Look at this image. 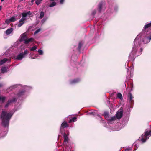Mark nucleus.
Segmentation results:
<instances>
[{"label":"nucleus","instance_id":"nucleus-25","mask_svg":"<svg viewBox=\"0 0 151 151\" xmlns=\"http://www.w3.org/2000/svg\"><path fill=\"white\" fill-rule=\"evenodd\" d=\"M6 99V97L0 95V101L3 103Z\"/></svg>","mask_w":151,"mask_h":151},{"label":"nucleus","instance_id":"nucleus-21","mask_svg":"<svg viewBox=\"0 0 151 151\" xmlns=\"http://www.w3.org/2000/svg\"><path fill=\"white\" fill-rule=\"evenodd\" d=\"M13 30V29L12 28H10L7 29L6 31V33L7 35H9L11 34Z\"/></svg>","mask_w":151,"mask_h":151},{"label":"nucleus","instance_id":"nucleus-37","mask_svg":"<svg viewBox=\"0 0 151 151\" xmlns=\"http://www.w3.org/2000/svg\"><path fill=\"white\" fill-rule=\"evenodd\" d=\"M64 1L65 0H60V4H63Z\"/></svg>","mask_w":151,"mask_h":151},{"label":"nucleus","instance_id":"nucleus-38","mask_svg":"<svg viewBox=\"0 0 151 151\" xmlns=\"http://www.w3.org/2000/svg\"><path fill=\"white\" fill-rule=\"evenodd\" d=\"M106 119L107 120H108V121H109L110 119V118L109 117V116H108L107 117H105Z\"/></svg>","mask_w":151,"mask_h":151},{"label":"nucleus","instance_id":"nucleus-27","mask_svg":"<svg viewBox=\"0 0 151 151\" xmlns=\"http://www.w3.org/2000/svg\"><path fill=\"white\" fill-rule=\"evenodd\" d=\"M77 120V118L76 117H73L72 119H70L69 121V123H70L72 122H76Z\"/></svg>","mask_w":151,"mask_h":151},{"label":"nucleus","instance_id":"nucleus-54","mask_svg":"<svg viewBox=\"0 0 151 151\" xmlns=\"http://www.w3.org/2000/svg\"><path fill=\"white\" fill-rule=\"evenodd\" d=\"M21 0L22 1H23V0Z\"/></svg>","mask_w":151,"mask_h":151},{"label":"nucleus","instance_id":"nucleus-44","mask_svg":"<svg viewBox=\"0 0 151 151\" xmlns=\"http://www.w3.org/2000/svg\"><path fill=\"white\" fill-rule=\"evenodd\" d=\"M42 0H38V4L40 3Z\"/></svg>","mask_w":151,"mask_h":151},{"label":"nucleus","instance_id":"nucleus-8","mask_svg":"<svg viewBox=\"0 0 151 151\" xmlns=\"http://www.w3.org/2000/svg\"><path fill=\"white\" fill-rule=\"evenodd\" d=\"M33 40V38L27 39L26 38V35L25 34H23L21 36L20 41H24V42L25 44H28L30 42H32Z\"/></svg>","mask_w":151,"mask_h":151},{"label":"nucleus","instance_id":"nucleus-26","mask_svg":"<svg viewBox=\"0 0 151 151\" xmlns=\"http://www.w3.org/2000/svg\"><path fill=\"white\" fill-rule=\"evenodd\" d=\"M26 19L25 17H23L22 16V18H21L19 21V22H22L25 23V21Z\"/></svg>","mask_w":151,"mask_h":151},{"label":"nucleus","instance_id":"nucleus-2","mask_svg":"<svg viewBox=\"0 0 151 151\" xmlns=\"http://www.w3.org/2000/svg\"><path fill=\"white\" fill-rule=\"evenodd\" d=\"M13 114L12 112H7L4 111H2L0 117L2 120V124L4 126V128H5L6 130L2 131V130L0 129V138L4 137L7 134L9 120Z\"/></svg>","mask_w":151,"mask_h":151},{"label":"nucleus","instance_id":"nucleus-1","mask_svg":"<svg viewBox=\"0 0 151 151\" xmlns=\"http://www.w3.org/2000/svg\"><path fill=\"white\" fill-rule=\"evenodd\" d=\"M147 33L146 32L142 35L140 33L135 38L132 50L129 57V61H133L136 57L141 55L142 50V47L144 44L147 43L151 40V35L146 36L147 35Z\"/></svg>","mask_w":151,"mask_h":151},{"label":"nucleus","instance_id":"nucleus-18","mask_svg":"<svg viewBox=\"0 0 151 151\" xmlns=\"http://www.w3.org/2000/svg\"><path fill=\"white\" fill-rule=\"evenodd\" d=\"M48 19V17L45 16L41 20L40 22V24L41 25H43L46 22Z\"/></svg>","mask_w":151,"mask_h":151},{"label":"nucleus","instance_id":"nucleus-29","mask_svg":"<svg viewBox=\"0 0 151 151\" xmlns=\"http://www.w3.org/2000/svg\"><path fill=\"white\" fill-rule=\"evenodd\" d=\"M11 22H14L16 20V17L15 16H13L10 19Z\"/></svg>","mask_w":151,"mask_h":151},{"label":"nucleus","instance_id":"nucleus-35","mask_svg":"<svg viewBox=\"0 0 151 151\" xmlns=\"http://www.w3.org/2000/svg\"><path fill=\"white\" fill-rule=\"evenodd\" d=\"M19 23L18 24V27H20L22 26L24 23V22H19Z\"/></svg>","mask_w":151,"mask_h":151},{"label":"nucleus","instance_id":"nucleus-53","mask_svg":"<svg viewBox=\"0 0 151 151\" xmlns=\"http://www.w3.org/2000/svg\"><path fill=\"white\" fill-rule=\"evenodd\" d=\"M128 62H129V61H128V62H127V64L128 63Z\"/></svg>","mask_w":151,"mask_h":151},{"label":"nucleus","instance_id":"nucleus-55","mask_svg":"<svg viewBox=\"0 0 151 151\" xmlns=\"http://www.w3.org/2000/svg\"><path fill=\"white\" fill-rule=\"evenodd\" d=\"M1 78L0 77V78Z\"/></svg>","mask_w":151,"mask_h":151},{"label":"nucleus","instance_id":"nucleus-15","mask_svg":"<svg viewBox=\"0 0 151 151\" xmlns=\"http://www.w3.org/2000/svg\"><path fill=\"white\" fill-rule=\"evenodd\" d=\"M96 118L101 123H102L103 124L104 126L105 127H106L105 125L106 124V123L105 122L104 120L102 119L101 116L99 115V116L98 117H96Z\"/></svg>","mask_w":151,"mask_h":151},{"label":"nucleus","instance_id":"nucleus-47","mask_svg":"<svg viewBox=\"0 0 151 151\" xmlns=\"http://www.w3.org/2000/svg\"><path fill=\"white\" fill-rule=\"evenodd\" d=\"M127 72H128V71L129 70V69H128V68H127Z\"/></svg>","mask_w":151,"mask_h":151},{"label":"nucleus","instance_id":"nucleus-42","mask_svg":"<svg viewBox=\"0 0 151 151\" xmlns=\"http://www.w3.org/2000/svg\"><path fill=\"white\" fill-rule=\"evenodd\" d=\"M93 112H90L89 113H88V114H90V115H93Z\"/></svg>","mask_w":151,"mask_h":151},{"label":"nucleus","instance_id":"nucleus-4","mask_svg":"<svg viewBox=\"0 0 151 151\" xmlns=\"http://www.w3.org/2000/svg\"><path fill=\"white\" fill-rule=\"evenodd\" d=\"M109 4L108 9L105 14V15L106 16V18L111 16L114 14L116 13L118 11L119 8L118 6L117 5H116L114 6L113 9L111 4V2H109Z\"/></svg>","mask_w":151,"mask_h":151},{"label":"nucleus","instance_id":"nucleus-49","mask_svg":"<svg viewBox=\"0 0 151 151\" xmlns=\"http://www.w3.org/2000/svg\"><path fill=\"white\" fill-rule=\"evenodd\" d=\"M4 1V0H1V2H3V1Z\"/></svg>","mask_w":151,"mask_h":151},{"label":"nucleus","instance_id":"nucleus-33","mask_svg":"<svg viewBox=\"0 0 151 151\" xmlns=\"http://www.w3.org/2000/svg\"><path fill=\"white\" fill-rule=\"evenodd\" d=\"M43 54V52L42 50L38 49V55H42Z\"/></svg>","mask_w":151,"mask_h":151},{"label":"nucleus","instance_id":"nucleus-40","mask_svg":"<svg viewBox=\"0 0 151 151\" xmlns=\"http://www.w3.org/2000/svg\"><path fill=\"white\" fill-rule=\"evenodd\" d=\"M36 58H37V56H35V57L32 56L31 57V58L32 59H35Z\"/></svg>","mask_w":151,"mask_h":151},{"label":"nucleus","instance_id":"nucleus-34","mask_svg":"<svg viewBox=\"0 0 151 151\" xmlns=\"http://www.w3.org/2000/svg\"><path fill=\"white\" fill-rule=\"evenodd\" d=\"M37 49V47L36 46H34L30 48V50L31 51H33Z\"/></svg>","mask_w":151,"mask_h":151},{"label":"nucleus","instance_id":"nucleus-32","mask_svg":"<svg viewBox=\"0 0 151 151\" xmlns=\"http://www.w3.org/2000/svg\"><path fill=\"white\" fill-rule=\"evenodd\" d=\"M132 147H126L125 150L124 151H129V150H132Z\"/></svg>","mask_w":151,"mask_h":151},{"label":"nucleus","instance_id":"nucleus-7","mask_svg":"<svg viewBox=\"0 0 151 151\" xmlns=\"http://www.w3.org/2000/svg\"><path fill=\"white\" fill-rule=\"evenodd\" d=\"M105 4V3L103 2H101L99 4L98 6L97 9H94L92 13L91 16H92V19L94 17V15L97 10H98L99 13H100L103 10Z\"/></svg>","mask_w":151,"mask_h":151},{"label":"nucleus","instance_id":"nucleus-48","mask_svg":"<svg viewBox=\"0 0 151 151\" xmlns=\"http://www.w3.org/2000/svg\"><path fill=\"white\" fill-rule=\"evenodd\" d=\"M137 150V148H136L135 149L133 150V151H135Z\"/></svg>","mask_w":151,"mask_h":151},{"label":"nucleus","instance_id":"nucleus-36","mask_svg":"<svg viewBox=\"0 0 151 151\" xmlns=\"http://www.w3.org/2000/svg\"><path fill=\"white\" fill-rule=\"evenodd\" d=\"M11 22L10 20V19H6L5 22V23L8 24H9Z\"/></svg>","mask_w":151,"mask_h":151},{"label":"nucleus","instance_id":"nucleus-9","mask_svg":"<svg viewBox=\"0 0 151 151\" xmlns=\"http://www.w3.org/2000/svg\"><path fill=\"white\" fill-rule=\"evenodd\" d=\"M133 98L134 97L130 92L128 94L127 101L129 103V106L132 108V106H133L134 103Z\"/></svg>","mask_w":151,"mask_h":151},{"label":"nucleus","instance_id":"nucleus-31","mask_svg":"<svg viewBox=\"0 0 151 151\" xmlns=\"http://www.w3.org/2000/svg\"><path fill=\"white\" fill-rule=\"evenodd\" d=\"M105 117H107L109 115V113L107 112H104V113L102 114Z\"/></svg>","mask_w":151,"mask_h":151},{"label":"nucleus","instance_id":"nucleus-23","mask_svg":"<svg viewBox=\"0 0 151 151\" xmlns=\"http://www.w3.org/2000/svg\"><path fill=\"white\" fill-rule=\"evenodd\" d=\"M93 113L94 116L96 117V118L98 117L99 116L98 111H97L95 110L93 111Z\"/></svg>","mask_w":151,"mask_h":151},{"label":"nucleus","instance_id":"nucleus-11","mask_svg":"<svg viewBox=\"0 0 151 151\" xmlns=\"http://www.w3.org/2000/svg\"><path fill=\"white\" fill-rule=\"evenodd\" d=\"M150 27H151V22L148 23H146L143 28L142 31L141 33V35L145 33L146 32V29Z\"/></svg>","mask_w":151,"mask_h":151},{"label":"nucleus","instance_id":"nucleus-28","mask_svg":"<svg viewBox=\"0 0 151 151\" xmlns=\"http://www.w3.org/2000/svg\"><path fill=\"white\" fill-rule=\"evenodd\" d=\"M56 3L55 2H53L51 3L50 5L49 6L50 7H53L56 5Z\"/></svg>","mask_w":151,"mask_h":151},{"label":"nucleus","instance_id":"nucleus-20","mask_svg":"<svg viewBox=\"0 0 151 151\" xmlns=\"http://www.w3.org/2000/svg\"><path fill=\"white\" fill-rule=\"evenodd\" d=\"M8 68L5 67H2L1 69V72L2 73H4L7 72Z\"/></svg>","mask_w":151,"mask_h":151},{"label":"nucleus","instance_id":"nucleus-16","mask_svg":"<svg viewBox=\"0 0 151 151\" xmlns=\"http://www.w3.org/2000/svg\"><path fill=\"white\" fill-rule=\"evenodd\" d=\"M80 80V79L78 78L71 80L70 81V84H75L79 82Z\"/></svg>","mask_w":151,"mask_h":151},{"label":"nucleus","instance_id":"nucleus-13","mask_svg":"<svg viewBox=\"0 0 151 151\" xmlns=\"http://www.w3.org/2000/svg\"><path fill=\"white\" fill-rule=\"evenodd\" d=\"M84 43L83 41H81L79 42L78 44V47H76V50L79 52H81V50Z\"/></svg>","mask_w":151,"mask_h":151},{"label":"nucleus","instance_id":"nucleus-46","mask_svg":"<svg viewBox=\"0 0 151 151\" xmlns=\"http://www.w3.org/2000/svg\"><path fill=\"white\" fill-rule=\"evenodd\" d=\"M2 85L1 83H0V87H2Z\"/></svg>","mask_w":151,"mask_h":151},{"label":"nucleus","instance_id":"nucleus-43","mask_svg":"<svg viewBox=\"0 0 151 151\" xmlns=\"http://www.w3.org/2000/svg\"><path fill=\"white\" fill-rule=\"evenodd\" d=\"M41 29L40 28H38V32L41 31Z\"/></svg>","mask_w":151,"mask_h":151},{"label":"nucleus","instance_id":"nucleus-39","mask_svg":"<svg viewBox=\"0 0 151 151\" xmlns=\"http://www.w3.org/2000/svg\"><path fill=\"white\" fill-rule=\"evenodd\" d=\"M35 0H28V1H31L32 3V4H33V2Z\"/></svg>","mask_w":151,"mask_h":151},{"label":"nucleus","instance_id":"nucleus-10","mask_svg":"<svg viewBox=\"0 0 151 151\" xmlns=\"http://www.w3.org/2000/svg\"><path fill=\"white\" fill-rule=\"evenodd\" d=\"M28 53L27 50H25L23 52L20 53L16 57L15 59L17 60H22L23 58H25Z\"/></svg>","mask_w":151,"mask_h":151},{"label":"nucleus","instance_id":"nucleus-51","mask_svg":"<svg viewBox=\"0 0 151 151\" xmlns=\"http://www.w3.org/2000/svg\"><path fill=\"white\" fill-rule=\"evenodd\" d=\"M73 56H72V58H71V59H73Z\"/></svg>","mask_w":151,"mask_h":151},{"label":"nucleus","instance_id":"nucleus-19","mask_svg":"<svg viewBox=\"0 0 151 151\" xmlns=\"http://www.w3.org/2000/svg\"><path fill=\"white\" fill-rule=\"evenodd\" d=\"M31 12L29 11L26 12L22 13L21 14L22 17H26L27 16L31 15Z\"/></svg>","mask_w":151,"mask_h":151},{"label":"nucleus","instance_id":"nucleus-5","mask_svg":"<svg viewBox=\"0 0 151 151\" xmlns=\"http://www.w3.org/2000/svg\"><path fill=\"white\" fill-rule=\"evenodd\" d=\"M151 136V130L146 131L139 139V141H141L142 143L145 142L149 137Z\"/></svg>","mask_w":151,"mask_h":151},{"label":"nucleus","instance_id":"nucleus-41","mask_svg":"<svg viewBox=\"0 0 151 151\" xmlns=\"http://www.w3.org/2000/svg\"><path fill=\"white\" fill-rule=\"evenodd\" d=\"M37 33H38V29H37L35 31L34 33V34L35 35V34H37Z\"/></svg>","mask_w":151,"mask_h":151},{"label":"nucleus","instance_id":"nucleus-12","mask_svg":"<svg viewBox=\"0 0 151 151\" xmlns=\"http://www.w3.org/2000/svg\"><path fill=\"white\" fill-rule=\"evenodd\" d=\"M68 127V124L66 122H64L61 124L60 129V132L62 133L64 131V128Z\"/></svg>","mask_w":151,"mask_h":151},{"label":"nucleus","instance_id":"nucleus-22","mask_svg":"<svg viewBox=\"0 0 151 151\" xmlns=\"http://www.w3.org/2000/svg\"><path fill=\"white\" fill-rule=\"evenodd\" d=\"M7 60L8 59L6 58H5L0 60V65H2L3 64L7 61Z\"/></svg>","mask_w":151,"mask_h":151},{"label":"nucleus","instance_id":"nucleus-45","mask_svg":"<svg viewBox=\"0 0 151 151\" xmlns=\"http://www.w3.org/2000/svg\"><path fill=\"white\" fill-rule=\"evenodd\" d=\"M36 4L38 5V0H36Z\"/></svg>","mask_w":151,"mask_h":151},{"label":"nucleus","instance_id":"nucleus-3","mask_svg":"<svg viewBox=\"0 0 151 151\" xmlns=\"http://www.w3.org/2000/svg\"><path fill=\"white\" fill-rule=\"evenodd\" d=\"M22 87V88H24L25 90H22L20 91L18 93H17L16 94H15L14 96L13 97V99L12 100L11 99L9 100L7 102L5 106V108L7 107L11 103L16 101L18 98L22 97L24 93L25 90H27V89L28 88V86H22L20 84L12 85L9 87V89L12 90L14 89L17 88H20Z\"/></svg>","mask_w":151,"mask_h":151},{"label":"nucleus","instance_id":"nucleus-50","mask_svg":"<svg viewBox=\"0 0 151 151\" xmlns=\"http://www.w3.org/2000/svg\"><path fill=\"white\" fill-rule=\"evenodd\" d=\"M50 0V1H54V0Z\"/></svg>","mask_w":151,"mask_h":151},{"label":"nucleus","instance_id":"nucleus-6","mask_svg":"<svg viewBox=\"0 0 151 151\" xmlns=\"http://www.w3.org/2000/svg\"><path fill=\"white\" fill-rule=\"evenodd\" d=\"M63 137H64L63 145L65 146V147L63 151H70L69 150L71 148V147L70 146L68 145L69 139L68 136L65 133H64L63 135Z\"/></svg>","mask_w":151,"mask_h":151},{"label":"nucleus","instance_id":"nucleus-52","mask_svg":"<svg viewBox=\"0 0 151 151\" xmlns=\"http://www.w3.org/2000/svg\"><path fill=\"white\" fill-rule=\"evenodd\" d=\"M129 151H132V150H129Z\"/></svg>","mask_w":151,"mask_h":151},{"label":"nucleus","instance_id":"nucleus-17","mask_svg":"<svg viewBox=\"0 0 151 151\" xmlns=\"http://www.w3.org/2000/svg\"><path fill=\"white\" fill-rule=\"evenodd\" d=\"M116 119V117L115 116H113L110 118V120L108 122V124H112L114 123V122Z\"/></svg>","mask_w":151,"mask_h":151},{"label":"nucleus","instance_id":"nucleus-14","mask_svg":"<svg viewBox=\"0 0 151 151\" xmlns=\"http://www.w3.org/2000/svg\"><path fill=\"white\" fill-rule=\"evenodd\" d=\"M123 111L121 110H119L116 114V118L118 119H120L123 115Z\"/></svg>","mask_w":151,"mask_h":151},{"label":"nucleus","instance_id":"nucleus-24","mask_svg":"<svg viewBox=\"0 0 151 151\" xmlns=\"http://www.w3.org/2000/svg\"><path fill=\"white\" fill-rule=\"evenodd\" d=\"M45 15V13L43 11H42L40 12V15L38 18L40 19H42L44 17V16Z\"/></svg>","mask_w":151,"mask_h":151},{"label":"nucleus","instance_id":"nucleus-30","mask_svg":"<svg viewBox=\"0 0 151 151\" xmlns=\"http://www.w3.org/2000/svg\"><path fill=\"white\" fill-rule=\"evenodd\" d=\"M117 97L120 99H122L123 98L122 95L119 93H118L117 94Z\"/></svg>","mask_w":151,"mask_h":151}]
</instances>
